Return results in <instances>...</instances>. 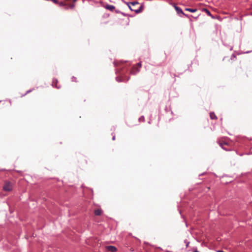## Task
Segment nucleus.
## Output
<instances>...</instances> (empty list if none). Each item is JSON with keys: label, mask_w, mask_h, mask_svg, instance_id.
Returning <instances> with one entry per match:
<instances>
[{"label": "nucleus", "mask_w": 252, "mask_h": 252, "mask_svg": "<svg viewBox=\"0 0 252 252\" xmlns=\"http://www.w3.org/2000/svg\"><path fill=\"white\" fill-rule=\"evenodd\" d=\"M139 5V3L137 1L131 2L128 4L130 9L132 11H134L136 13H139L140 12V10L139 8H137L136 7L137 5Z\"/></svg>", "instance_id": "1"}, {"label": "nucleus", "mask_w": 252, "mask_h": 252, "mask_svg": "<svg viewBox=\"0 0 252 252\" xmlns=\"http://www.w3.org/2000/svg\"><path fill=\"white\" fill-rule=\"evenodd\" d=\"M68 1H69V0H64V1H61L60 2L58 1V4L61 7L64 6H68V8H69L70 9H73L75 6V4L74 3H70L68 2Z\"/></svg>", "instance_id": "2"}, {"label": "nucleus", "mask_w": 252, "mask_h": 252, "mask_svg": "<svg viewBox=\"0 0 252 252\" xmlns=\"http://www.w3.org/2000/svg\"><path fill=\"white\" fill-rule=\"evenodd\" d=\"M13 189L12 184L9 182H6L5 183L3 186V189L4 191H10L12 190Z\"/></svg>", "instance_id": "3"}, {"label": "nucleus", "mask_w": 252, "mask_h": 252, "mask_svg": "<svg viewBox=\"0 0 252 252\" xmlns=\"http://www.w3.org/2000/svg\"><path fill=\"white\" fill-rule=\"evenodd\" d=\"M173 6L177 13L180 15V17H182V15H184L187 17H188V15L185 14L180 7L177 6L175 4H174Z\"/></svg>", "instance_id": "4"}, {"label": "nucleus", "mask_w": 252, "mask_h": 252, "mask_svg": "<svg viewBox=\"0 0 252 252\" xmlns=\"http://www.w3.org/2000/svg\"><path fill=\"white\" fill-rule=\"evenodd\" d=\"M219 144L220 146L224 150H228V149H227L225 146L228 145V143L226 141H222L220 140H219L218 141Z\"/></svg>", "instance_id": "5"}, {"label": "nucleus", "mask_w": 252, "mask_h": 252, "mask_svg": "<svg viewBox=\"0 0 252 252\" xmlns=\"http://www.w3.org/2000/svg\"><path fill=\"white\" fill-rule=\"evenodd\" d=\"M105 248L107 251H110L111 252H116L117 250L116 247L113 246H106Z\"/></svg>", "instance_id": "6"}, {"label": "nucleus", "mask_w": 252, "mask_h": 252, "mask_svg": "<svg viewBox=\"0 0 252 252\" xmlns=\"http://www.w3.org/2000/svg\"><path fill=\"white\" fill-rule=\"evenodd\" d=\"M102 214V210L100 209H97L94 211V214L96 216H100Z\"/></svg>", "instance_id": "7"}, {"label": "nucleus", "mask_w": 252, "mask_h": 252, "mask_svg": "<svg viewBox=\"0 0 252 252\" xmlns=\"http://www.w3.org/2000/svg\"><path fill=\"white\" fill-rule=\"evenodd\" d=\"M105 8L107 9H108L111 11H113V10L115 9V6L112 5H107L105 6Z\"/></svg>", "instance_id": "8"}, {"label": "nucleus", "mask_w": 252, "mask_h": 252, "mask_svg": "<svg viewBox=\"0 0 252 252\" xmlns=\"http://www.w3.org/2000/svg\"><path fill=\"white\" fill-rule=\"evenodd\" d=\"M210 117L212 120H216L217 119V116L214 112H211L210 113Z\"/></svg>", "instance_id": "9"}, {"label": "nucleus", "mask_w": 252, "mask_h": 252, "mask_svg": "<svg viewBox=\"0 0 252 252\" xmlns=\"http://www.w3.org/2000/svg\"><path fill=\"white\" fill-rule=\"evenodd\" d=\"M185 10L187 11H189L190 12H195L197 11L196 9H192V8H185Z\"/></svg>", "instance_id": "10"}, {"label": "nucleus", "mask_w": 252, "mask_h": 252, "mask_svg": "<svg viewBox=\"0 0 252 252\" xmlns=\"http://www.w3.org/2000/svg\"><path fill=\"white\" fill-rule=\"evenodd\" d=\"M139 69H138V68H136H136H133L131 70L130 73H131V74H136V72H139Z\"/></svg>", "instance_id": "11"}, {"label": "nucleus", "mask_w": 252, "mask_h": 252, "mask_svg": "<svg viewBox=\"0 0 252 252\" xmlns=\"http://www.w3.org/2000/svg\"><path fill=\"white\" fill-rule=\"evenodd\" d=\"M203 11H205V12L209 16H211V12L207 9H206V8H204L203 9Z\"/></svg>", "instance_id": "12"}, {"label": "nucleus", "mask_w": 252, "mask_h": 252, "mask_svg": "<svg viewBox=\"0 0 252 252\" xmlns=\"http://www.w3.org/2000/svg\"><path fill=\"white\" fill-rule=\"evenodd\" d=\"M137 66L140 68L141 67V63H139L137 64Z\"/></svg>", "instance_id": "13"}, {"label": "nucleus", "mask_w": 252, "mask_h": 252, "mask_svg": "<svg viewBox=\"0 0 252 252\" xmlns=\"http://www.w3.org/2000/svg\"><path fill=\"white\" fill-rule=\"evenodd\" d=\"M72 1L73 3H74L77 1V0H72Z\"/></svg>", "instance_id": "14"}, {"label": "nucleus", "mask_w": 252, "mask_h": 252, "mask_svg": "<svg viewBox=\"0 0 252 252\" xmlns=\"http://www.w3.org/2000/svg\"><path fill=\"white\" fill-rule=\"evenodd\" d=\"M112 139L113 140H114L115 139V136L113 137Z\"/></svg>", "instance_id": "15"}, {"label": "nucleus", "mask_w": 252, "mask_h": 252, "mask_svg": "<svg viewBox=\"0 0 252 252\" xmlns=\"http://www.w3.org/2000/svg\"><path fill=\"white\" fill-rule=\"evenodd\" d=\"M194 252H199L197 251H195Z\"/></svg>", "instance_id": "16"}]
</instances>
